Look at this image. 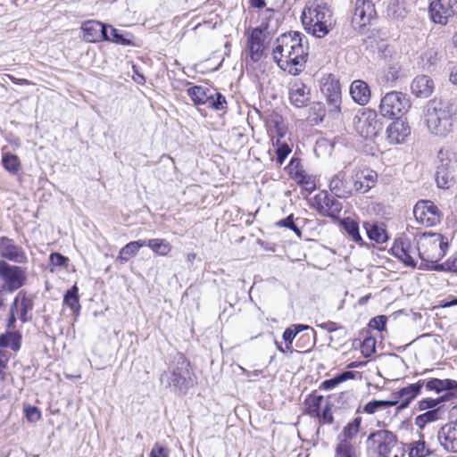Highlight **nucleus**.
Masks as SVG:
<instances>
[{"label":"nucleus","mask_w":457,"mask_h":457,"mask_svg":"<svg viewBox=\"0 0 457 457\" xmlns=\"http://www.w3.org/2000/svg\"><path fill=\"white\" fill-rule=\"evenodd\" d=\"M322 423L331 424L334 420L333 414L331 411V405L328 402H326L321 414L318 417Z\"/></svg>","instance_id":"53"},{"label":"nucleus","mask_w":457,"mask_h":457,"mask_svg":"<svg viewBox=\"0 0 457 457\" xmlns=\"http://www.w3.org/2000/svg\"><path fill=\"white\" fill-rule=\"evenodd\" d=\"M437 440L445 451L457 453V422L444 425L437 432Z\"/></svg>","instance_id":"18"},{"label":"nucleus","mask_w":457,"mask_h":457,"mask_svg":"<svg viewBox=\"0 0 457 457\" xmlns=\"http://www.w3.org/2000/svg\"><path fill=\"white\" fill-rule=\"evenodd\" d=\"M374 13L375 10L371 2L358 0L356 2L353 21L361 27L365 26L366 24L370 23V20L374 16Z\"/></svg>","instance_id":"24"},{"label":"nucleus","mask_w":457,"mask_h":457,"mask_svg":"<svg viewBox=\"0 0 457 457\" xmlns=\"http://www.w3.org/2000/svg\"><path fill=\"white\" fill-rule=\"evenodd\" d=\"M416 221L426 227L438 224L442 219V212L438 207L429 200L419 201L413 208Z\"/></svg>","instance_id":"10"},{"label":"nucleus","mask_w":457,"mask_h":457,"mask_svg":"<svg viewBox=\"0 0 457 457\" xmlns=\"http://www.w3.org/2000/svg\"><path fill=\"white\" fill-rule=\"evenodd\" d=\"M350 94L353 101L361 105H365L370 99V90L363 80H354L350 87Z\"/></svg>","instance_id":"28"},{"label":"nucleus","mask_w":457,"mask_h":457,"mask_svg":"<svg viewBox=\"0 0 457 457\" xmlns=\"http://www.w3.org/2000/svg\"><path fill=\"white\" fill-rule=\"evenodd\" d=\"M437 158L441 164L436 167L435 180L439 188H450L453 185V176L450 170V160L448 159V152L441 149L438 152Z\"/></svg>","instance_id":"16"},{"label":"nucleus","mask_w":457,"mask_h":457,"mask_svg":"<svg viewBox=\"0 0 457 457\" xmlns=\"http://www.w3.org/2000/svg\"><path fill=\"white\" fill-rule=\"evenodd\" d=\"M9 361V353L6 350L0 349V374L4 369H5ZM3 381V377L0 375V383Z\"/></svg>","instance_id":"60"},{"label":"nucleus","mask_w":457,"mask_h":457,"mask_svg":"<svg viewBox=\"0 0 457 457\" xmlns=\"http://www.w3.org/2000/svg\"><path fill=\"white\" fill-rule=\"evenodd\" d=\"M267 27L253 29L248 36L246 54L253 62H259L263 56L266 49L265 41Z\"/></svg>","instance_id":"12"},{"label":"nucleus","mask_w":457,"mask_h":457,"mask_svg":"<svg viewBox=\"0 0 457 457\" xmlns=\"http://www.w3.org/2000/svg\"><path fill=\"white\" fill-rule=\"evenodd\" d=\"M17 312V316L25 322L28 320V312L33 309V300L31 297L27 296L25 293L20 292L14 299L12 305Z\"/></svg>","instance_id":"29"},{"label":"nucleus","mask_w":457,"mask_h":457,"mask_svg":"<svg viewBox=\"0 0 457 457\" xmlns=\"http://www.w3.org/2000/svg\"><path fill=\"white\" fill-rule=\"evenodd\" d=\"M150 457H169V450L159 444H155L151 450Z\"/></svg>","instance_id":"57"},{"label":"nucleus","mask_w":457,"mask_h":457,"mask_svg":"<svg viewBox=\"0 0 457 457\" xmlns=\"http://www.w3.org/2000/svg\"><path fill=\"white\" fill-rule=\"evenodd\" d=\"M377 173L366 167H356L351 172L353 193H366L372 188L377 181Z\"/></svg>","instance_id":"11"},{"label":"nucleus","mask_w":457,"mask_h":457,"mask_svg":"<svg viewBox=\"0 0 457 457\" xmlns=\"http://www.w3.org/2000/svg\"><path fill=\"white\" fill-rule=\"evenodd\" d=\"M0 277L4 281L8 292H12L23 286L26 276L24 271L17 266H11L0 261Z\"/></svg>","instance_id":"14"},{"label":"nucleus","mask_w":457,"mask_h":457,"mask_svg":"<svg viewBox=\"0 0 457 457\" xmlns=\"http://www.w3.org/2000/svg\"><path fill=\"white\" fill-rule=\"evenodd\" d=\"M449 79L453 84L457 85V65L452 68Z\"/></svg>","instance_id":"61"},{"label":"nucleus","mask_w":457,"mask_h":457,"mask_svg":"<svg viewBox=\"0 0 457 457\" xmlns=\"http://www.w3.org/2000/svg\"><path fill=\"white\" fill-rule=\"evenodd\" d=\"M210 88L195 86L187 89V94L195 104H206Z\"/></svg>","instance_id":"39"},{"label":"nucleus","mask_w":457,"mask_h":457,"mask_svg":"<svg viewBox=\"0 0 457 457\" xmlns=\"http://www.w3.org/2000/svg\"><path fill=\"white\" fill-rule=\"evenodd\" d=\"M439 419L438 410H430L427 412L419 415L415 419V425L423 428L428 423L436 421Z\"/></svg>","instance_id":"47"},{"label":"nucleus","mask_w":457,"mask_h":457,"mask_svg":"<svg viewBox=\"0 0 457 457\" xmlns=\"http://www.w3.org/2000/svg\"><path fill=\"white\" fill-rule=\"evenodd\" d=\"M364 228L370 240L381 244L385 243L388 238L383 224L365 222Z\"/></svg>","instance_id":"32"},{"label":"nucleus","mask_w":457,"mask_h":457,"mask_svg":"<svg viewBox=\"0 0 457 457\" xmlns=\"http://www.w3.org/2000/svg\"><path fill=\"white\" fill-rule=\"evenodd\" d=\"M320 90L326 97L331 111L340 112L341 87L338 79L328 75L321 79Z\"/></svg>","instance_id":"15"},{"label":"nucleus","mask_w":457,"mask_h":457,"mask_svg":"<svg viewBox=\"0 0 457 457\" xmlns=\"http://www.w3.org/2000/svg\"><path fill=\"white\" fill-rule=\"evenodd\" d=\"M272 56L281 70L291 75H297L307 62L308 46L303 43L299 32L285 33L276 39Z\"/></svg>","instance_id":"1"},{"label":"nucleus","mask_w":457,"mask_h":457,"mask_svg":"<svg viewBox=\"0 0 457 457\" xmlns=\"http://www.w3.org/2000/svg\"><path fill=\"white\" fill-rule=\"evenodd\" d=\"M145 246L159 256H167L172 250L170 243L164 238H152L145 240Z\"/></svg>","instance_id":"33"},{"label":"nucleus","mask_w":457,"mask_h":457,"mask_svg":"<svg viewBox=\"0 0 457 457\" xmlns=\"http://www.w3.org/2000/svg\"><path fill=\"white\" fill-rule=\"evenodd\" d=\"M335 457H359V454L353 443L338 441L335 450Z\"/></svg>","instance_id":"40"},{"label":"nucleus","mask_w":457,"mask_h":457,"mask_svg":"<svg viewBox=\"0 0 457 457\" xmlns=\"http://www.w3.org/2000/svg\"><path fill=\"white\" fill-rule=\"evenodd\" d=\"M297 336V331L293 327L287 328L283 333V339L286 344L292 345L294 339Z\"/></svg>","instance_id":"59"},{"label":"nucleus","mask_w":457,"mask_h":457,"mask_svg":"<svg viewBox=\"0 0 457 457\" xmlns=\"http://www.w3.org/2000/svg\"><path fill=\"white\" fill-rule=\"evenodd\" d=\"M411 108L408 96L400 91L386 93L380 100L379 112L388 119H398L405 114Z\"/></svg>","instance_id":"5"},{"label":"nucleus","mask_w":457,"mask_h":457,"mask_svg":"<svg viewBox=\"0 0 457 457\" xmlns=\"http://www.w3.org/2000/svg\"><path fill=\"white\" fill-rule=\"evenodd\" d=\"M106 37L104 40L111 41L121 46H131L133 45L130 39L126 38L122 34L119 33L118 29L108 25L106 30Z\"/></svg>","instance_id":"44"},{"label":"nucleus","mask_w":457,"mask_h":457,"mask_svg":"<svg viewBox=\"0 0 457 457\" xmlns=\"http://www.w3.org/2000/svg\"><path fill=\"white\" fill-rule=\"evenodd\" d=\"M343 226L346 233L352 239L359 244L362 243V238L359 233V226L358 223L351 219H346L343 221Z\"/></svg>","instance_id":"45"},{"label":"nucleus","mask_w":457,"mask_h":457,"mask_svg":"<svg viewBox=\"0 0 457 457\" xmlns=\"http://www.w3.org/2000/svg\"><path fill=\"white\" fill-rule=\"evenodd\" d=\"M448 5L452 9L453 13L457 15V0H449Z\"/></svg>","instance_id":"64"},{"label":"nucleus","mask_w":457,"mask_h":457,"mask_svg":"<svg viewBox=\"0 0 457 457\" xmlns=\"http://www.w3.org/2000/svg\"><path fill=\"white\" fill-rule=\"evenodd\" d=\"M291 178L309 193L316 188L315 178L308 173L299 165V162L291 161L289 166Z\"/></svg>","instance_id":"20"},{"label":"nucleus","mask_w":457,"mask_h":457,"mask_svg":"<svg viewBox=\"0 0 457 457\" xmlns=\"http://www.w3.org/2000/svg\"><path fill=\"white\" fill-rule=\"evenodd\" d=\"M453 394L452 393H445L444 395L438 397V398H436V399H430V398H428V399H423L421 401L419 402V409L420 411H425V410H437L436 407L444 403V402H446V401H449L450 398L452 397Z\"/></svg>","instance_id":"43"},{"label":"nucleus","mask_w":457,"mask_h":457,"mask_svg":"<svg viewBox=\"0 0 457 457\" xmlns=\"http://www.w3.org/2000/svg\"><path fill=\"white\" fill-rule=\"evenodd\" d=\"M428 11L431 20L435 23L441 25H445L448 22V19L454 15L449 5L447 7L445 6L441 0H430Z\"/></svg>","instance_id":"26"},{"label":"nucleus","mask_w":457,"mask_h":457,"mask_svg":"<svg viewBox=\"0 0 457 457\" xmlns=\"http://www.w3.org/2000/svg\"><path fill=\"white\" fill-rule=\"evenodd\" d=\"M0 346L19 349V339L14 334H8L0 337Z\"/></svg>","instance_id":"51"},{"label":"nucleus","mask_w":457,"mask_h":457,"mask_svg":"<svg viewBox=\"0 0 457 457\" xmlns=\"http://www.w3.org/2000/svg\"><path fill=\"white\" fill-rule=\"evenodd\" d=\"M287 127L282 120V118L278 115H272L268 121V131L271 137L272 141H274V132L283 128Z\"/></svg>","instance_id":"50"},{"label":"nucleus","mask_w":457,"mask_h":457,"mask_svg":"<svg viewBox=\"0 0 457 457\" xmlns=\"http://www.w3.org/2000/svg\"><path fill=\"white\" fill-rule=\"evenodd\" d=\"M189 377V363L183 355H179L176 364L170 367V370L161 376V381H166L169 386L175 389L186 387Z\"/></svg>","instance_id":"9"},{"label":"nucleus","mask_w":457,"mask_h":457,"mask_svg":"<svg viewBox=\"0 0 457 457\" xmlns=\"http://www.w3.org/2000/svg\"><path fill=\"white\" fill-rule=\"evenodd\" d=\"M425 380H419L415 384H411L399 390L396 395L398 396V403L401 402L398 409L402 410L406 408L409 403L420 393L421 388L424 386Z\"/></svg>","instance_id":"27"},{"label":"nucleus","mask_w":457,"mask_h":457,"mask_svg":"<svg viewBox=\"0 0 457 457\" xmlns=\"http://www.w3.org/2000/svg\"><path fill=\"white\" fill-rule=\"evenodd\" d=\"M401 73V68L398 65H393L390 66L386 73V79L388 82H394L399 77Z\"/></svg>","instance_id":"56"},{"label":"nucleus","mask_w":457,"mask_h":457,"mask_svg":"<svg viewBox=\"0 0 457 457\" xmlns=\"http://www.w3.org/2000/svg\"><path fill=\"white\" fill-rule=\"evenodd\" d=\"M354 378V374L352 371H345L333 378L327 379L321 383L320 387L325 390H332L339 384Z\"/></svg>","instance_id":"41"},{"label":"nucleus","mask_w":457,"mask_h":457,"mask_svg":"<svg viewBox=\"0 0 457 457\" xmlns=\"http://www.w3.org/2000/svg\"><path fill=\"white\" fill-rule=\"evenodd\" d=\"M395 257L403 262L405 265L415 267L420 260V250H418V236L411 242L408 237L396 239L391 248Z\"/></svg>","instance_id":"8"},{"label":"nucleus","mask_w":457,"mask_h":457,"mask_svg":"<svg viewBox=\"0 0 457 457\" xmlns=\"http://www.w3.org/2000/svg\"><path fill=\"white\" fill-rule=\"evenodd\" d=\"M2 162L4 167L10 172L16 173L20 170L19 158L12 154H5L3 155Z\"/></svg>","instance_id":"48"},{"label":"nucleus","mask_w":457,"mask_h":457,"mask_svg":"<svg viewBox=\"0 0 457 457\" xmlns=\"http://www.w3.org/2000/svg\"><path fill=\"white\" fill-rule=\"evenodd\" d=\"M398 404V401H385V400H373L367 403L363 406V412L367 414H375L377 412L385 411L392 406Z\"/></svg>","instance_id":"36"},{"label":"nucleus","mask_w":457,"mask_h":457,"mask_svg":"<svg viewBox=\"0 0 457 457\" xmlns=\"http://www.w3.org/2000/svg\"><path fill=\"white\" fill-rule=\"evenodd\" d=\"M0 256L18 263H23L27 260L22 248L15 245L12 239L4 237L0 238Z\"/></svg>","instance_id":"19"},{"label":"nucleus","mask_w":457,"mask_h":457,"mask_svg":"<svg viewBox=\"0 0 457 457\" xmlns=\"http://www.w3.org/2000/svg\"><path fill=\"white\" fill-rule=\"evenodd\" d=\"M83 37L87 42H100L106 37L108 25L96 21H87L82 24Z\"/></svg>","instance_id":"22"},{"label":"nucleus","mask_w":457,"mask_h":457,"mask_svg":"<svg viewBox=\"0 0 457 457\" xmlns=\"http://www.w3.org/2000/svg\"><path fill=\"white\" fill-rule=\"evenodd\" d=\"M287 134V127L283 128L282 129L277 130L274 132V141L277 138H280V141H283L282 139Z\"/></svg>","instance_id":"62"},{"label":"nucleus","mask_w":457,"mask_h":457,"mask_svg":"<svg viewBox=\"0 0 457 457\" xmlns=\"http://www.w3.org/2000/svg\"><path fill=\"white\" fill-rule=\"evenodd\" d=\"M424 386L428 391H433L436 394L451 393L452 390L457 389V381L450 378H431L428 381L425 380Z\"/></svg>","instance_id":"30"},{"label":"nucleus","mask_w":457,"mask_h":457,"mask_svg":"<svg viewBox=\"0 0 457 457\" xmlns=\"http://www.w3.org/2000/svg\"><path fill=\"white\" fill-rule=\"evenodd\" d=\"M410 134L411 128L409 124L400 119H396L386 129V137L392 145L403 143Z\"/></svg>","instance_id":"21"},{"label":"nucleus","mask_w":457,"mask_h":457,"mask_svg":"<svg viewBox=\"0 0 457 457\" xmlns=\"http://www.w3.org/2000/svg\"><path fill=\"white\" fill-rule=\"evenodd\" d=\"M354 130L367 140H374L382 129L377 112L371 109L359 111L353 120Z\"/></svg>","instance_id":"7"},{"label":"nucleus","mask_w":457,"mask_h":457,"mask_svg":"<svg viewBox=\"0 0 457 457\" xmlns=\"http://www.w3.org/2000/svg\"><path fill=\"white\" fill-rule=\"evenodd\" d=\"M386 320V317L384 315L377 316L370 320L369 326L373 329L382 331L385 329Z\"/></svg>","instance_id":"55"},{"label":"nucleus","mask_w":457,"mask_h":457,"mask_svg":"<svg viewBox=\"0 0 457 457\" xmlns=\"http://www.w3.org/2000/svg\"><path fill=\"white\" fill-rule=\"evenodd\" d=\"M408 451L409 457H427L432 453L422 439L411 443Z\"/></svg>","instance_id":"38"},{"label":"nucleus","mask_w":457,"mask_h":457,"mask_svg":"<svg viewBox=\"0 0 457 457\" xmlns=\"http://www.w3.org/2000/svg\"><path fill=\"white\" fill-rule=\"evenodd\" d=\"M289 100L297 108L306 106L311 101L310 87L299 79L294 80L289 87Z\"/></svg>","instance_id":"17"},{"label":"nucleus","mask_w":457,"mask_h":457,"mask_svg":"<svg viewBox=\"0 0 457 457\" xmlns=\"http://www.w3.org/2000/svg\"><path fill=\"white\" fill-rule=\"evenodd\" d=\"M276 224L278 227L288 228L292 229L296 235L301 236V230L294 223L293 215H289L286 219H282V220H278Z\"/></svg>","instance_id":"52"},{"label":"nucleus","mask_w":457,"mask_h":457,"mask_svg":"<svg viewBox=\"0 0 457 457\" xmlns=\"http://www.w3.org/2000/svg\"><path fill=\"white\" fill-rule=\"evenodd\" d=\"M329 188L337 197H348L353 194L351 178L346 179L345 173L339 172L331 179Z\"/></svg>","instance_id":"25"},{"label":"nucleus","mask_w":457,"mask_h":457,"mask_svg":"<svg viewBox=\"0 0 457 457\" xmlns=\"http://www.w3.org/2000/svg\"><path fill=\"white\" fill-rule=\"evenodd\" d=\"M449 247L448 238L440 233H423L418 236L420 267L434 270V266L445 255Z\"/></svg>","instance_id":"4"},{"label":"nucleus","mask_w":457,"mask_h":457,"mask_svg":"<svg viewBox=\"0 0 457 457\" xmlns=\"http://www.w3.org/2000/svg\"><path fill=\"white\" fill-rule=\"evenodd\" d=\"M50 262L54 266H63L67 263L68 258L64 257L61 253H54L50 255Z\"/></svg>","instance_id":"58"},{"label":"nucleus","mask_w":457,"mask_h":457,"mask_svg":"<svg viewBox=\"0 0 457 457\" xmlns=\"http://www.w3.org/2000/svg\"><path fill=\"white\" fill-rule=\"evenodd\" d=\"M434 270L457 273V253L449 257L444 263L434 266Z\"/></svg>","instance_id":"49"},{"label":"nucleus","mask_w":457,"mask_h":457,"mask_svg":"<svg viewBox=\"0 0 457 457\" xmlns=\"http://www.w3.org/2000/svg\"><path fill=\"white\" fill-rule=\"evenodd\" d=\"M313 206L322 216L337 219L342 211V204L327 192H320L313 199Z\"/></svg>","instance_id":"13"},{"label":"nucleus","mask_w":457,"mask_h":457,"mask_svg":"<svg viewBox=\"0 0 457 457\" xmlns=\"http://www.w3.org/2000/svg\"><path fill=\"white\" fill-rule=\"evenodd\" d=\"M206 105L217 111H222L227 107L225 96L214 89H210L208 93Z\"/></svg>","instance_id":"37"},{"label":"nucleus","mask_w":457,"mask_h":457,"mask_svg":"<svg viewBox=\"0 0 457 457\" xmlns=\"http://www.w3.org/2000/svg\"><path fill=\"white\" fill-rule=\"evenodd\" d=\"M304 29L311 35L322 38L334 27L333 12L323 0H311L305 4L302 15Z\"/></svg>","instance_id":"2"},{"label":"nucleus","mask_w":457,"mask_h":457,"mask_svg":"<svg viewBox=\"0 0 457 457\" xmlns=\"http://www.w3.org/2000/svg\"><path fill=\"white\" fill-rule=\"evenodd\" d=\"M79 288L74 285L66 292L63 298V303L70 307L74 312H78L80 309L79 299L78 295Z\"/></svg>","instance_id":"42"},{"label":"nucleus","mask_w":457,"mask_h":457,"mask_svg":"<svg viewBox=\"0 0 457 457\" xmlns=\"http://www.w3.org/2000/svg\"><path fill=\"white\" fill-rule=\"evenodd\" d=\"M457 115L456 100H431L425 107V121L429 132L445 137L452 129L453 117Z\"/></svg>","instance_id":"3"},{"label":"nucleus","mask_w":457,"mask_h":457,"mask_svg":"<svg viewBox=\"0 0 457 457\" xmlns=\"http://www.w3.org/2000/svg\"><path fill=\"white\" fill-rule=\"evenodd\" d=\"M143 246H145V240L129 242L120 249L118 259L121 262H127L129 258L135 256Z\"/></svg>","instance_id":"35"},{"label":"nucleus","mask_w":457,"mask_h":457,"mask_svg":"<svg viewBox=\"0 0 457 457\" xmlns=\"http://www.w3.org/2000/svg\"><path fill=\"white\" fill-rule=\"evenodd\" d=\"M273 145L277 147V163L281 165L283 164L287 155L291 153V148L285 141H280V138H277L275 141H273Z\"/></svg>","instance_id":"46"},{"label":"nucleus","mask_w":457,"mask_h":457,"mask_svg":"<svg viewBox=\"0 0 457 457\" xmlns=\"http://www.w3.org/2000/svg\"><path fill=\"white\" fill-rule=\"evenodd\" d=\"M24 411L26 414V418L29 422H37L41 418V412L37 407H25Z\"/></svg>","instance_id":"54"},{"label":"nucleus","mask_w":457,"mask_h":457,"mask_svg":"<svg viewBox=\"0 0 457 457\" xmlns=\"http://www.w3.org/2000/svg\"><path fill=\"white\" fill-rule=\"evenodd\" d=\"M435 89V84L433 79L428 75L416 76L411 84V93L419 98L429 97Z\"/></svg>","instance_id":"23"},{"label":"nucleus","mask_w":457,"mask_h":457,"mask_svg":"<svg viewBox=\"0 0 457 457\" xmlns=\"http://www.w3.org/2000/svg\"><path fill=\"white\" fill-rule=\"evenodd\" d=\"M361 420V417H355L352 421L348 422L338 435V441L352 443L351 440L353 439L360 431Z\"/></svg>","instance_id":"31"},{"label":"nucleus","mask_w":457,"mask_h":457,"mask_svg":"<svg viewBox=\"0 0 457 457\" xmlns=\"http://www.w3.org/2000/svg\"><path fill=\"white\" fill-rule=\"evenodd\" d=\"M396 442V436L389 430L381 429L372 432L366 442L368 453L370 457H389Z\"/></svg>","instance_id":"6"},{"label":"nucleus","mask_w":457,"mask_h":457,"mask_svg":"<svg viewBox=\"0 0 457 457\" xmlns=\"http://www.w3.org/2000/svg\"><path fill=\"white\" fill-rule=\"evenodd\" d=\"M325 402L322 395H309L304 401L305 412L311 417H320V409Z\"/></svg>","instance_id":"34"},{"label":"nucleus","mask_w":457,"mask_h":457,"mask_svg":"<svg viewBox=\"0 0 457 457\" xmlns=\"http://www.w3.org/2000/svg\"><path fill=\"white\" fill-rule=\"evenodd\" d=\"M17 315L16 310L12 306L10 310V317L8 320V326L11 327L15 322V316Z\"/></svg>","instance_id":"63"}]
</instances>
